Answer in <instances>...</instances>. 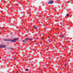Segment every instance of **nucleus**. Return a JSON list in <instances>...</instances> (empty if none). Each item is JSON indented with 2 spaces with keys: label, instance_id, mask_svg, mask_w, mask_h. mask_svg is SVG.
I'll return each mask as SVG.
<instances>
[{
  "label": "nucleus",
  "instance_id": "nucleus-1",
  "mask_svg": "<svg viewBox=\"0 0 73 73\" xmlns=\"http://www.w3.org/2000/svg\"><path fill=\"white\" fill-rule=\"evenodd\" d=\"M19 40L16 39V38H14L13 40H9L8 39H5L4 40V41H11V42H16V41H18Z\"/></svg>",
  "mask_w": 73,
  "mask_h": 73
},
{
  "label": "nucleus",
  "instance_id": "nucleus-2",
  "mask_svg": "<svg viewBox=\"0 0 73 73\" xmlns=\"http://www.w3.org/2000/svg\"><path fill=\"white\" fill-rule=\"evenodd\" d=\"M28 38H26L25 39L22 40V42L24 43V44H25L27 41H28Z\"/></svg>",
  "mask_w": 73,
  "mask_h": 73
},
{
  "label": "nucleus",
  "instance_id": "nucleus-3",
  "mask_svg": "<svg viewBox=\"0 0 73 73\" xmlns=\"http://www.w3.org/2000/svg\"><path fill=\"white\" fill-rule=\"evenodd\" d=\"M6 45H3L2 44H1L0 45V48H6Z\"/></svg>",
  "mask_w": 73,
  "mask_h": 73
},
{
  "label": "nucleus",
  "instance_id": "nucleus-4",
  "mask_svg": "<svg viewBox=\"0 0 73 73\" xmlns=\"http://www.w3.org/2000/svg\"><path fill=\"white\" fill-rule=\"evenodd\" d=\"M53 3H54V1H51L48 2V4H53Z\"/></svg>",
  "mask_w": 73,
  "mask_h": 73
},
{
  "label": "nucleus",
  "instance_id": "nucleus-5",
  "mask_svg": "<svg viewBox=\"0 0 73 73\" xmlns=\"http://www.w3.org/2000/svg\"><path fill=\"white\" fill-rule=\"evenodd\" d=\"M7 50H12V48L9 47L7 48Z\"/></svg>",
  "mask_w": 73,
  "mask_h": 73
},
{
  "label": "nucleus",
  "instance_id": "nucleus-6",
  "mask_svg": "<svg viewBox=\"0 0 73 73\" xmlns=\"http://www.w3.org/2000/svg\"><path fill=\"white\" fill-rule=\"evenodd\" d=\"M25 70L26 72H29V69H26Z\"/></svg>",
  "mask_w": 73,
  "mask_h": 73
},
{
  "label": "nucleus",
  "instance_id": "nucleus-7",
  "mask_svg": "<svg viewBox=\"0 0 73 73\" xmlns=\"http://www.w3.org/2000/svg\"><path fill=\"white\" fill-rule=\"evenodd\" d=\"M69 14H67L66 15V17H68V16H69Z\"/></svg>",
  "mask_w": 73,
  "mask_h": 73
},
{
  "label": "nucleus",
  "instance_id": "nucleus-8",
  "mask_svg": "<svg viewBox=\"0 0 73 73\" xmlns=\"http://www.w3.org/2000/svg\"><path fill=\"white\" fill-rule=\"evenodd\" d=\"M57 4H58L57 3H55V4H54V6H55V7L57 6Z\"/></svg>",
  "mask_w": 73,
  "mask_h": 73
},
{
  "label": "nucleus",
  "instance_id": "nucleus-9",
  "mask_svg": "<svg viewBox=\"0 0 73 73\" xmlns=\"http://www.w3.org/2000/svg\"><path fill=\"white\" fill-rule=\"evenodd\" d=\"M65 36H61V38H64L65 37Z\"/></svg>",
  "mask_w": 73,
  "mask_h": 73
},
{
  "label": "nucleus",
  "instance_id": "nucleus-10",
  "mask_svg": "<svg viewBox=\"0 0 73 73\" xmlns=\"http://www.w3.org/2000/svg\"><path fill=\"white\" fill-rule=\"evenodd\" d=\"M33 28L34 29H37V27H34Z\"/></svg>",
  "mask_w": 73,
  "mask_h": 73
},
{
  "label": "nucleus",
  "instance_id": "nucleus-11",
  "mask_svg": "<svg viewBox=\"0 0 73 73\" xmlns=\"http://www.w3.org/2000/svg\"><path fill=\"white\" fill-rule=\"evenodd\" d=\"M20 16L21 17H22V16H23V14H21L20 15Z\"/></svg>",
  "mask_w": 73,
  "mask_h": 73
},
{
  "label": "nucleus",
  "instance_id": "nucleus-12",
  "mask_svg": "<svg viewBox=\"0 0 73 73\" xmlns=\"http://www.w3.org/2000/svg\"><path fill=\"white\" fill-rule=\"evenodd\" d=\"M30 41H32L33 40V38H31L29 39Z\"/></svg>",
  "mask_w": 73,
  "mask_h": 73
},
{
  "label": "nucleus",
  "instance_id": "nucleus-13",
  "mask_svg": "<svg viewBox=\"0 0 73 73\" xmlns=\"http://www.w3.org/2000/svg\"><path fill=\"white\" fill-rule=\"evenodd\" d=\"M62 57H64V55L63 54L62 55Z\"/></svg>",
  "mask_w": 73,
  "mask_h": 73
},
{
  "label": "nucleus",
  "instance_id": "nucleus-14",
  "mask_svg": "<svg viewBox=\"0 0 73 73\" xmlns=\"http://www.w3.org/2000/svg\"><path fill=\"white\" fill-rule=\"evenodd\" d=\"M31 65L32 66H34V65H33V64H31Z\"/></svg>",
  "mask_w": 73,
  "mask_h": 73
},
{
  "label": "nucleus",
  "instance_id": "nucleus-15",
  "mask_svg": "<svg viewBox=\"0 0 73 73\" xmlns=\"http://www.w3.org/2000/svg\"><path fill=\"white\" fill-rule=\"evenodd\" d=\"M27 50H29V47L28 48H27Z\"/></svg>",
  "mask_w": 73,
  "mask_h": 73
},
{
  "label": "nucleus",
  "instance_id": "nucleus-16",
  "mask_svg": "<svg viewBox=\"0 0 73 73\" xmlns=\"http://www.w3.org/2000/svg\"><path fill=\"white\" fill-rule=\"evenodd\" d=\"M41 28H44V27L43 26H42L41 27Z\"/></svg>",
  "mask_w": 73,
  "mask_h": 73
},
{
  "label": "nucleus",
  "instance_id": "nucleus-17",
  "mask_svg": "<svg viewBox=\"0 0 73 73\" xmlns=\"http://www.w3.org/2000/svg\"><path fill=\"white\" fill-rule=\"evenodd\" d=\"M64 66L66 67V64H64Z\"/></svg>",
  "mask_w": 73,
  "mask_h": 73
},
{
  "label": "nucleus",
  "instance_id": "nucleus-18",
  "mask_svg": "<svg viewBox=\"0 0 73 73\" xmlns=\"http://www.w3.org/2000/svg\"><path fill=\"white\" fill-rule=\"evenodd\" d=\"M55 36H56V35H56V34H55Z\"/></svg>",
  "mask_w": 73,
  "mask_h": 73
},
{
  "label": "nucleus",
  "instance_id": "nucleus-19",
  "mask_svg": "<svg viewBox=\"0 0 73 73\" xmlns=\"http://www.w3.org/2000/svg\"><path fill=\"white\" fill-rule=\"evenodd\" d=\"M42 40H44V38H42Z\"/></svg>",
  "mask_w": 73,
  "mask_h": 73
},
{
  "label": "nucleus",
  "instance_id": "nucleus-20",
  "mask_svg": "<svg viewBox=\"0 0 73 73\" xmlns=\"http://www.w3.org/2000/svg\"><path fill=\"white\" fill-rule=\"evenodd\" d=\"M14 60H15V58H14Z\"/></svg>",
  "mask_w": 73,
  "mask_h": 73
},
{
  "label": "nucleus",
  "instance_id": "nucleus-21",
  "mask_svg": "<svg viewBox=\"0 0 73 73\" xmlns=\"http://www.w3.org/2000/svg\"><path fill=\"white\" fill-rule=\"evenodd\" d=\"M30 14H31V13L30 12Z\"/></svg>",
  "mask_w": 73,
  "mask_h": 73
},
{
  "label": "nucleus",
  "instance_id": "nucleus-22",
  "mask_svg": "<svg viewBox=\"0 0 73 73\" xmlns=\"http://www.w3.org/2000/svg\"><path fill=\"white\" fill-rule=\"evenodd\" d=\"M35 71H36V70H35Z\"/></svg>",
  "mask_w": 73,
  "mask_h": 73
},
{
  "label": "nucleus",
  "instance_id": "nucleus-23",
  "mask_svg": "<svg viewBox=\"0 0 73 73\" xmlns=\"http://www.w3.org/2000/svg\"><path fill=\"white\" fill-rule=\"evenodd\" d=\"M19 24H20V23H19Z\"/></svg>",
  "mask_w": 73,
  "mask_h": 73
}]
</instances>
